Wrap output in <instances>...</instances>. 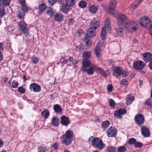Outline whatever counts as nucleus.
Segmentation results:
<instances>
[{
  "label": "nucleus",
  "mask_w": 152,
  "mask_h": 152,
  "mask_svg": "<svg viewBox=\"0 0 152 152\" xmlns=\"http://www.w3.org/2000/svg\"><path fill=\"white\" fill-rule=\"evenodd\" d=\"M96 65L91 62H84L80 70L83 73L86 72L89 75H91L94 73V70H96Z\"/></svg>",
  "instance_id": "f257e3e1"
},
{
  "label": "nucleus",
  "mask_w": 152,
  "mask_h": 152,
  "mask_svg": "<svg viewBox=\"0 0 152 152\" xmlns=\"http://www.w3.org/2000/svg\"><path fill=\"white\" fill-rule=\"evenodd\" d=\"M73 135L72 131L70 130L66 131L65 134L61 137V143L66 146L70 145L73 140Z\"/></svg>",
  "instance_id": "f03ea898"
},
{
  "label": "nucleus",
  "mask_w": 152,
  "mask_h": 152,
  "mask_svg": "<svg viewBox=\"0 0 152 152\" xmlns=\"http://www.w3.org/2000/svg\"><path fill=\"white\" fill-rule=\"evenodd\" d=\"M92 146L94 148L102 150L104 147V145L101 140L99 138L96 137L94 138L92 142Z\"/></svg>",
  "instance_id": "7ed1b4c3"
},
{
  "label": "nucleus",
  "mask_w": 152,
  "mask_h": 152,
  "mask_svg": "<svg viewBox=\"0 0 152 152\" xmlns=\"http://www.w3.org/2000/svg\"><path fill=\"white\" fill-rule=\"evenodd\" d=\"M117 23L120 26H124L127 22V17L122 13H119L117 15Z\"/></svg>",
  "instance_id": "20e7f679"
},
{
  "label": "nucleus",
  "mask_w": 152,
  "mask_h": 152,
  "mask_svg": "<svg viewBox=\"0 0 152 152\" xmlns=\"http://www.w3.org/2000/svg\"><path fill=\"white\" fill-rule=\"evenodd\" d=\"M125 25L126 29L129 31H135L138 28L137 23L133 21L130 22L129 23L127 22Z\"/></svg>",
  "instance_id": "39448f33"
},
{
  "label": "nucleus",
  "mask_w": 152,
  "mask_h": 152,
  "mask_svg": "<svg viewBox=\"0 0 152 152\" xmlns=\"http://www.w3.org/2000/svg\"><path fill=\"white\" fill-rule=\"evenodd\" d=\"M140 23L141 26L147 28L151 23V21L149 18L144 16L140 19Z\"/></svg>",
  "instance_id": "423d86ee"
},
{
  "label": "nucleus",
  "mask_w": 152,
  "mask_h": 152,
  "mask_svg": "<svg viewBox=\"0 0 152 152\" xmlns=\"http://www.w3.org/2000/svg\"><path fill=\"white\" fill-rule=\"evenodd\" d=\"M145 118L144 115L141 113L136 114L134 117V121L136 124L141 126L145 122Z\"/></svg>",
  "instance_id": "0eeeda50"
},
{
  "label": "nucleus",
  "mask_w": 152,
  "mask_h": 152,
  "mask_svg": "<svg viewBox=\"0 0 152 152\" xmlns=\"http://www.w3.org/2000/svg\"><path fill=\"white\" fill-rule=\"evenodd\" d=\"M18 26L21 31L26 36L29 35V31L28 29L27 28V24L24 21H21L19 22Z\"/></svg>",
  "instance_id": "6e6552de"
},
{
  "label": "nucleus",
  "mask_w": 152,
  "mask_h": 152,
  "mask_svg": "<svg viewBox=\"0 0 152 152\" xmlns=\"http://www.w3.org/2000/svg\"><path fill=\"white\" fill-rule=\"evenodd\" d=\"M145 65V64L143 61L138 60L133 63L132 66L135 70H141L143 69Z\"/></svg>",
  "instance_id": "1a4fd4ad"
},
{
  "label": "nucleus",
  "mask_w": 152,
  "mask_h": 152,
  "mask_svg": "<svg viewBox=\"0 0 152 152\" xmlns=\"http://www.w3.org/2000/svg\"><path fill=\"white\" fill-rule=\"evenodd\" d=\"M29 89L34 92H38L41 91V87L38 84L35 83L31 84L29 86Z\"/></svg>",
  "instance_id": "9d476101"
},
{
  "label": "nucleus",
  "mask_w": 152,
  "mask_h": 152,
  "mask_svg": "<svg viewBox=\"0 0 152 152\" xmlns=\"http://www.w3.org/2000/svg\"><path fill=\"white\" fill-rule=\"evenodd\" d=\"M117 4V1L116 0H110L109 3V13H111L112 15H113L114 14V13L111 12L114 10L116 7Z\"/></svg>",
  "instance_id": "9b49d317"
},
{
  "label": "nucleus",
  "mask_w": 152,
  "mask_h": 152,
  "mask_svg": "<svg viewBox=\"0 0 152 152\" xmlns=\"http://www.w3.org/2000/svg\"><path fill=\"white\" fill-rule=\"evenodd\" d=\"M83 59L82 62V64H83L84 62H91L89 60L91 56V52L90 51H84L83 54Z\"/></svg>",
  "instance_id": "f8f14e48"
},
{
  "label": "nucleus",
  "mask_w": 152,
  "mask_h": 152,
  "mask_svg": "<svg viewBox=\"0 0 152 152\" xmlns=\"http://www.w3.org/2000/svg\"><path fill=\"white\" fill-rule=\"evenodd\" d=\"M143 60L147 62H150L152 60V55L150 53L146 52L142 55Z\"/></svg>",
  "instance_id": "ddd939ff"
},
{
  "label": "nucleus",
  "mask_w": 152,
  "mask_h": 152,
  "mask_svg": "<svg viewBox=\"0 0 152 152\" xmlns=\"http://www.w3.org/2000/svg\"><path fill=\"white\" fill-rule=\"evenodd\" d=\"M117 130L115 128H110L107 132V135L109 137H114L116 135Z\"/></svg>",
  "instance_id": "4468645a"
},
{
  "label": "nucleus",
  "mask_w": 152,
  "mask_h": 152,
  "mask_svg": "<svg viewBox=\"0 0 152 152\" xmlns=\"http://www.w3.org/2000/svg\"><path fill=\"white\" fill-rule=\"evenodd\" d=\"M141 132L142 134L145 137H148L150 135L149 129L146 126H142L141 128Z\"/></svg>",
  "instance_id": "2eb2a0df"
},
{
  "label": "nucleus",
  "mask_w": 152,
  "mask_h": 152,
  "mask_svg": "<svg viewBox=\"0 0 152 152\" xmlns=\"http://www.w3.org/2000/svg\"><path fill=\"white\" fill-rule=\"evenodd\" d=\"M100 22L97 20H93L90 24V27L93 29H95L99 27Z\"/></svg>",
  "instance_id": "dca6fc26"
},
{
  "label": "nucleus",
  "mask_w": 152,
  "mask_h": 152,
  "mask_svg": "<svg viewBox=\"0 0 152 152\" xmlns=\"http://www.w3.org/2000/svg\"><path fill=\"white\" fill-rule=\"evenodd\" d=\"M60 122L62 125L67 126L70 123L69 119L67 117L63 115L61 117Z\"/></svg>",
  "instance_id": "f3484780"
},
{
  "label": "nucleus",
  "mask_w": 152,
  "mask_h": 152,
  "mask_svg": "<svg viewBox=\"0 0 152 152\" xmlns=\"http://www.w3.org/2000/svg\"><path fill=\"white\" fill-rule=\"evenodd\" d=\"M122 68L121 67H115L113 70V74L114 76L118 77L121 74Z\"/></svg>",
  "instance_id": "a211bd4d"
},
{
  "label": "nucleus",
  "mask_w": 152,
  "mask_h": 152,
  "mask_svg": "<svg viewBox=\"0 0 152 152\" xmlns=\"http://www.w3.org/2000/svg\"><path fill=\"white\" fill-rule=\"evenodd\" d=\"M69 7L67 6L66 4H64L60 7V10L62 12H64L65 13H67L69 10Z\"/></svg>",
  "instance_id": "6ab92c4d"
},
{
  "label": "nucleus",
  "mask_w": 152,
  "mask_h": 152,
  "mask_svg": "<svg viewBox=\"0 0 152 152\" xmlns=\"http://www.w3.org/2000/svg\"><path fill=\"white\" fill-rule=\"evenodd\" d=\"M51 124L54 126H58L59 124V119L56 117H53L51 121Z\"/></svg>",
  "instance_id": "aec40b11"
},
{
  "label": "nucleus",
  "mask_w": 152,
  "mask_h": 152,
  "mask_svg": "<svg viewBox=\"0 0 152 152\" xmlns=\"http://www.w3.org/2000/svg\"><path fill=\"white\" fill-rule=\"evenodd\" d=\"M101 52V49L99 45H96L94 49V53L96 56L98 58L100 57Z\"/></svg>",
  "instance_id": "412c9836"
},
{
  "label": "nucleus",
  "mask_w": 152,
  "mask_h": 152,
  "mask_svg": "<svg viewBox=\"0 0 152 152\" xmlns=\"http://www.w3.org/2000/svg\"><path fill=\"white\" fill-rule=\"evenodd\" d=\"M92 28L90 27L86 32V35L90 37H93L95 35V32Z\"/></svg>",
  "instance_id": "4be33fe9"
},
{
  "label": "nucleus",
  "mask_w": 152,
  "mask_h": 152,
  "mask_svg": "<svg viewBox=\"0 0 152 152\" xmlns=\"http://www.w3.org/2000/svg\"><path fill=\"white\" fill-rule=\"evenodd\" d=\"M63 16L61 14L56 13L54 15V19L57 21H61L63 19Z\"/></svg>",
  "instance_id": "5701e85b"
},
{
  "label": "nucleus",
  "mask_w": 152,
  "mask_h": 152,
  "mask_svg": "<svg viewBox=\"0 0 152 152\" xmlns=\"http://www.w3.org/2000/svg\"><path fill=\"white\" fill-rule=\"evenodd\" d=\"M126 104L128 105L131 104L134 100V97L133 96L130 95L129 96L127 97L126 99Z\"/></svg>",
  "instance_id": "b1692460"
},
{
  "label": "nucleus",
  "mask_w": 152,
  "mask_h": 152,
  "mask_svg": "<svg viewBox=\"0 0 152 152\" xmlns=\"http://www.w3.org/2000/svg\"><path fill=\"white\" fill-rule=\"evenodd\" d=\"M106 31V27L104 26L102 28L101 33V36L102 40L105 39L107 35Z\"/></svg>",
  "instance_id": "393cba45"
},
{
  "label": "nucleus",
  "mask_w": 152,
  "mask_h": 152,
  "mask_svg": "<svg viewBox=\"0 0 152 152\" xmlns=\"http://www.w3.org/2000/svg\"><path fill=\"white\" fill-rule=\"evenodd\" d=\"M90 37L86 35L83 39V41L86 43V45L87 46H90L91 45L90 42Z\"/></svg>",
  "instance_id": "a878e982"
},
{
  "label": "nucleus",
  "mask_w": 152,
  "mask_h": 152,
  "mask_svg": "<svg viewBox=\"0 0 152 152\" xmlns=\"http://www.w3.org/2000/svg\"><path fill=\"white\" fill-rule=\"evenodd\" d=\"M89 10L92 14L95 13L97 11V7L94 5H92L89 7Z\"/></svg>",
  "instance_id": "bb28decb"
},
{
  "label": "nucleus",
  "mask_w": 152,
  "mask_h": 152,
  "mask_svg": "<svg viewBox=\"0 0 152 152\" xmlns=\"http://www.w3.org/2000/svg\"><path fill=\"white\" fill-rule=\"evenodd\" d=\"M53 109L54 111L57 113H60L62 112V110L61 107L58 104L54 105Z\"/></svg>",
  "instance_id": "cd10ccee"
},
{
  "label": "nucleus",
  "mask_w": 152,
  "mask_h": 152,
  "mask_svg": "<svg viewBox=\"0 0 152 152\" xmlns=\"http://www.w3.org/2000/svg\"><path fill=\"white\" fill-rule=\"evenodd\" d=\"M25 13L21 12L20 10H19L16 15V16L20 19H23L24 18Z\"/></svg>",
  "instance_id": "c85d7f7f"
},
{
  "label": "nucleus",
  "mask_w": 152,
  "mask_h": 152,
  "mask_svg": "<svg viewBox=\"0 0 152 152\" xmlns=\"http://www.w3.org/2000/svg\"><path fill=\"white\" fill-rule=\"evenodd\" d=\"M76 3L75 0H66V4L68 6L71 7L74 5Z\"/></svg>",
  "instance_id": "c756f323"
},
{
  "label": "nucleus",
  "mask_w": 152,
  "mask_h": 152,
  "mask_svg": "<svg viewBox=\"0 0 152 152\" xmlns=\"http://www.w3.org/2000/svg\"><path fill=\"white\" fill-rule=\"evenodd\" d=\"M41 115L44 118H47L49 116V113L48 110H45L42 112Z\"/></svg>",
  "instance_id": "7c9ffc66"
},
{
  "label": "nucleus",
  "mask_w": 152,
  "mask_h": 152,
  "mask_svg": "<svg viewBox=\"0 0 152 152\" xmlns=\"http://www.w3.org/2000/svg\"><path fill=\"white\" fill-rule=\"evenodd\" d=\"M110 124V121H106L102 123V128L105 129L108 127L109 126Z\"/></svg>",
  "instance_id": "2f4dec72"
},
{
  "label": "nucleus",
  "mask_w": 152,
  "mask_h": 152,
  "mask_svg": "<svg viewBox=\"0 0 152 152\" xmlns=\"http://www.w3.org/2000/svg\"><path fill=\"white\" fill-rule=\"evenodd\" d=\"M111 26V23L110 19L107 18L105 21V26L106 28L107 27L108 29L110 28Z\"/></svg>",
  "instance_id": "473e14b6"
},
{
  "label": "nucleus",
  "mask_w": 152,
  "mask_h": 152,
  "mask_svg": "<svg viewBox=\"0 0 152 152\" xmlns=\"http://www.w3.org/2000/svg\"><path fill=\"white\" fill-rule=\"evenodd\" d=\"M46 7L44 4H41L39 5L38 8L39 10L41 12L44 11L45 10Z\"/></svg>",
  "instance_id": "72a5a7b5"
},
{
  "label": "nucleus",
  "mask_w": 152,
  "mask_h": 152,
  "mask_svg": "<svg viewBox=\"0 0 152 152\" xmlns=\"http://www.w3.org/2000/svg\"><path fill=\"white\" fill-rule=\"evenodd\" d=\"M145 104L149 108L152 107V98H149L146 101Z\"/></svg>",
  "instance_id": "f704fd0d"
},
{
  "label": "nucleus",
  "mask_w": 152,
  "mask_h": 152,
  "mask_svg": "<svg viewBox=\"0 0 152 152\" xmlns=\"http://www.w3.org/2000/svg\"><path fill=\"white\" fill-rule=\"evenodd\" d=\"M1 1L2 5L4 6H9L10 4V0H0Z\"/></svg>",
  "instance_id": "c9c22d12"
},
{
  "label": "nucleus",
  "mask_w": 152,
  "mask_h": 152,
  "mask_svg": "<svg viewBox=\"0 0 152 152\" xmlns=\"http://www.w3.org/2000/svg\"><path fill=\"white\" fill-rule=\"evenodd\" d=\"M39 60V58L35 56H33L31 59V61L32 63L34 64H37Z\"/></svg>",
  "instance_id": "e433bc0d"
},
{
  "label": "nucleus",
  "mask_w": 152,
  "mask_h": 152,
  "mask_svg": "<svg viewBox=\"0 0 152 152\" xmlns=\"http://www.w3.org/2000/svg\"><path fill=\"white\" fill-rule=\"evenodd\" d=\"M117 34L118 35H121L124 34V29L123 28L119 27L118 28L116 29Z\"/></svg>",
  "instance_id": "4c0bfd02"
},
{
  "label": "nucleus",
  "mask_w": 152,
  "mask_h": 152,
  "mask_svg": "<svg viewBox=\"0 0 152 152\" xmlns=\"http://www.w3.org/2000/svg\"><path fill=\"white\" fill-rule=\"evenodd\" d=\"M38 152H44L47 150V148L45 146L43 147L40 145L38 147Z\"/></svg>",
  "instance_id": "58836bf2"
},
{
  "label": "nucleus",
  "mask_w": 152,
  "mask_h": 152,
  "mask_svg": "<svg viewBox=\"0 0 152 152\" xmlns=\"http://www.w3.org/2000/svg\"><path fill=\"white\" fill-rule=\"evenodd\" d=\"M86 5V2L84 1H80L79 4V6L81 8H83L85 7Z\"/></svg>",
  "instance_id": "ea45409f"
},
{
  "label": "nucleus",
  "mask_w": 152,
  "mask_h": 152,
  "mask_svg": "<svg viewBox=\"0 0 152 152\" xmlns=\"http://www.w3.org/2000/svg\"><path fill=\"white\" fill-rule=\"evenodd\" d=\"M18 83L15 80H13L10 86L12 88H16L18 87Z\"/></svg>",
  "instance_id": "a19ab883"
},
{
  "label": "nucleus",
  "mask_w": 152,
  "mask_h": 152,
  "mask_svg": "<svg viewBox=\"0 0 152 152\" xmlns=\"http://www.w3.org/2000/svg\"><path fill=\"white\" fill-rule=\"evenodd\" d=\"M21 8L23 12L25 13L28 12V9L27 7L26 6V4L21 5Z\"/></svg>",
  "instance_id": "79ce46f5"
},
{
  "label": "nucleus",
  "mask_w": 152,
  "mask_h": 152,
  "mask_svg": "<svg viewBox=\"0 0 152 152\" xmlns=\"http://www.w3.org/2000/svg\"><path fill=\"white\" fill-rule=\"evenodd\" d=\"M126 150V148L124 146H120L117 149L118 152H124Z\"/></svg>",
  "instance_id": "37998d69"
},
{
  "label": "nucleus",
  "mask_w": 152,
  "mask_h": 152,
  "mask_svg": "<svg viewBox=\"0 0 152 152\" xmlns=\"http://www.w3.org/2000/svg\"><path fill=\"white\" fill-rule=\"evenodd\" d=\"M116 148L112 146H109L107 148L108 152H116Z\"/></svg>",
  "instance_id": "c03bdc74"
},
{
  "label": "nucleus",
  "mask_w": 152,
  "mask_h": 152,
  "mask_svg": "<svg viewBox=\"0 0 152 152\" xmlns=\"http://www.w3.org/2000/svg\"><path fill=\"white\" fill-rule=\"evenodd\" d=\"M136 140L134 138H131L129 140L128 143L130 145H135L136 142Z\"/></svg>",
  "instance_id": "a18cd8bd"
},
{
  "label": "nucleus",
  "mask_w": 152,
  "mask_h": 152,
  "mask_svg": "<svg viewBox=\"0 0 152 152\" xmlns=\"http://www.w3.org/2000/svg\"><path fill=\"white\" fill-rule=\"evenodd\" d=\"M114 116L117 118H122L121 114L118 110H116L115 111Z\"/></svg>",
  "instance_id": "49530a36"
},
{
  "label": "nucleus",
  "mask_w": 152,
  "mask_h": 152,
  "mask_svg": "<svg viewBox=\"0 0 152 152\" xmlns=\"http://www.w3.org/2000/svg\"><path fill=\"white\" fill-rule=\"evenodd\" d=\"M76 50L79 52H81L84 50V47L83 45H80L76 48Z\"/></svg>",
  "instance_id": "de8ad7c7"
},
{
  "label": "nucleus",
  "mask_w": 152,
  "mask_h": 152,
  "mask_svg": "<svg viewBox=\"0 0 152 152\" xmlns=\"http://www.w3.org/2000/svg\"><path fill=\"white\" fill-rule=\"evenodd\" d=\"M18 91L20 93L23 94L25 92V89L22 86H20L18 88Z\"/></svg>",
  "instance_id": "09e8293b"
},
{
  "label": "nucleus",
  "mask_w": 152,
  "mask_h": 152,
  "mask_svg": "<svg viewBox=\"0 0 152 152\" xmlns=\"http://www.w3.org/2000/svg\"><path fill=\"white\" fill-rule=\"evenodd\" d=\"M118 110L121 115H124L127 113L126 110L124 108H121Z\"/></svg>",
  "instance_id": "8fccbe9b"
},
{
  "label": "nucleus",
  "mask_w": 152,
  "mask_h": 152,
  "mask_svg": "<svg viewBox=\"0 0 152 152\" xmlns=\"http://www.w3.org/2000/svg\"><path fill=\"white\" fill-rule=\"evenodd\" d=\"M123 77H125L129 75V72L126 70H121V74Z\"/></svg>",
  "instance_id": "3c124183"
},
{
  "label": "nucleus",
  "mask_w": 152,
  "mask_h": 152,
  "mask_svg": "<svg viewBox=\"0 0 152 152\" xmlns=\"http://www.w3.org/2000/svg\"><path fill=\"white\" fill-rule=\"evenodd\" d=\"M54 12L53 9H50L49 10L47 11V13L48 15H50L51 17H52L53 16V13Z\"/></svg>",
  "instance_id": "603ef678"
},
{
  "label": "nucleus",
  "mask_w": 152,
  "mask_h": 152,
  "mask_svg": "<svg viewBox=\"0 0 152 152\" xmlns=\"http://www.w3.org/2000/svg\"><path fill=\"white\" fill-rule=\"evenodd\" d=\"M142 144L141 142H137L136 141V142L135 143L134 145V146L136 148H140L142 147Z\"/></svg>",
  "instance_id": "864d4df0"
},
{
  "label": "nucleus",
  "mask_w": 152,
  "mask_h": 152,
  "mask_svg": "<svg viewBox=\"0 0 152 152\" xmlns=\"http://www.w3.org/2000/svg\"><path fill=\"white\" fill-rule=\"evenodd\" d=\"M69 60L70 62H72V64L75 65L77 64V61L75 59H73V58L71 57L69 58Z\"/></svg>",
  "instance_id": "5fc2aeb1"
},
{
  "label": "nucleus",
  "mask_w": 152,
  "mask_h": 152,
  "mask_svg": "<svg viewBox=\"0 0 152 152\" xmlns=\"http://www.w3.org/2000/svg\"><path fill=\"white\" fill-rule=\"evenodd\" d=\"M121 84L123 86H125L128 84V82L126 79H122L121 82Z\"/></svg>",
  "instance_id": "6e6d98bb"
},
{
  "label": "nucleus",
  "mask_w": 152,
  "mask_h": 152,
  "mask_svg": "<svg viewBox=\"0 0 152 152\" xmlns=\"http://www.w3.org/2000/svg\"><path fill=\"white\" fill-rule=\"evenodd\" d=\"M110 72L109 70H107L105 71H103V72L102 74V76L104 77H107L110 75Z\"/></svg>",
  "instance_id": "4d7b16f0"
},
{
  "label": "nucleus",
  "mask_w": 152,
  "mask_h": 152,
  "mask_svg": "<svg viewBox=\"0 0 152 152\" xmlns=\"http://www.w3.org/2000/svg\"><path fill=\"white\" fill-rule=\"evenodd\" d=\"M59 146V144L58 142H56L54 143L53 145H52V147H53L54 149L57 150L58 149Z\"/></svg>",
  "instance_id": "13d9d810"
},
{
  "label": "nucleus",
  "mask_w": 152,
  "mask_h": 152,
  "mask_svg": "<svg viewBox=\"0 0 152 152\" xmlns=\"http://www.w3.org/2000/svg\"><path fill=\"white\" fill-rule=\"evenodd\" d=\"M110 105L111 107H114L115 106L116 104L113 100L111 99L109 102Z\"/></svg>",
  "instance_id": "bf43d9fd"
},
{
  "label": "nucleus",
  "mask_w": 152,
  "mask_h": 152,
  "mask_svg": "<svg viewBox=\"0 0 152 152\" xmlns=\"http://www.w3.org/2000/svg\"><path fill=\"white\" fill-rule=\"evenodd\" d=\"M96 70L98 71L99 73L101 75H102L104 71V70L102 69L99 67L96 66Z\"/></svg>",
  "instance_id": "052dcab7"
},
{
  "label": "nucleus",
  "mask_w": 152,
  "mask_h": 152,
  "mask_svg": "<svg viewBox=\"0 0 152 152\" xmlns=\"http://www.w3.org/2000/svg\"><path fill=\"white\" fill-rule=\"evenodd\" d=\"M73 19L72 18H69L67 20L68 23L69 25H72L73 22Z\"/></svg>",
  "instance_id": "680f3d73"
},
{
  "label": "nucleus",
  "mask_w": 152,
  "mask_h": 152,
  "mask_svg": "<svg viewBox=\"0 0 152 152\" xmlns=\"http://www.w3.org/2000/svg\"><path fill=\"white\" fill-rule=\"evenodd\" d=\"M107 89L109 91H111L113 89V86L112 85H109L107 86Z\"/></svg>",
  "instance_id": "e2e57ef3"
},
{
  "label": "nucleus",
  "mask_w": 152,
  "mask_h": 152,
  "mask_svg": "<svg viewBox=\"0 0 152 152\" xmlns=\"http://www.w3.org/2000/svg\"><path fill=\"white\" fill-rule=\"evenodd\" d=\"M49 3L51 5H53L56 2V0H48Z\"/></svg>",
  "instance_id": "0e129e2a"
},
{
  "label": "nucleus",
  "mask_w": 152,
  "mask_h": 152,
  "mask_svg": "<svg viewBox=\"0 0 152 152\" xmlns=\"http://www.w3.org/2000/svg\"><path fill=\"white\" fill-rule=\"evenodd\" d=\"M19 2L21 5L26 4L25 0H19Z\"/></svg>",
  "instance_id": "69168bd1"
},
{
  "label": "nucleus",
  "mask_w": 152,
  "mask_h": 152,
  "mask_svg": "<svg viewBox=\"0 0 152 152\" xmlns=\"http://www.w3.org/2000/svg\"><path fill=\"white\" fill-rule=\"evenodd\" d=\"M69 60L68 59H65L64 58L63 59V61L61 62L62 64H65L68 62Z\"/></svg>",
  "instance_id": "338daca9"
},
{
  "label": "nucleus",
  "mask_w": 152,
  "mask_h": 152,
  "mask_svg": "<svg viewBox=\"0 0 152 152\" xmlns=\"http://www.w3.org/2000/svg\"><path fill=\"white\" fill-rule=\"evenodd\" d=\"M115 62L113 60H111L110 61H109V65L110 66H113Z\"/></svg>",
  "instance_id": "774afa93"
}]
</instances>
